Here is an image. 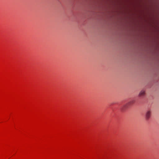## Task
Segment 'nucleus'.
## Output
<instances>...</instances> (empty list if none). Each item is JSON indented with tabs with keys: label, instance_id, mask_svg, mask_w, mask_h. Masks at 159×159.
Instances as JSON below:
<instances>
[{
	"label": "nucleus",
	"instance_id": "obj_1",
	"mask_svg": "<svg viewBox=\"0 0 159 159\" xmlns=\"http://www.w3.org/2000/svg\"><path fill=\"white\" fill-rule=\"evenodd\" d=\"M135 102V100H132L129 101L127 103L123 105L120 108V110L122 112L125 111L129 106L133 105Z\"/></svg>",
	"mask_w": 159,
	"mask_h": 159
},
{
	"label": "nucleus",
	"instance_id": "obj_2",
	"mask_svg": "<svg viewBox=\"0 0 159 159\" xmlns=\"http://www.w3.org/2000/svg\"><path fill=\"white\" fill-rule=\"evenodd\" d=\"M151 114V111L150 110H148L145 114V117L147 120H148L150 118Z\"/></svg>",
	"mask_w": 159,
	"mask_h": 159
},
{
	"label": "nucleus",
	"instance_id": "obj_3",
	"mask_svg": "<svg viewBox=\"0 0 159 159\" xmlns=\"http://www.w3.org/2000/svg\"><path fill=\"white\" fill-rule=\"evenodd\" d=\"M145 95V90L144 89L141 90L138 96L139 97H143Z\"/></svg>",
	"mask_w": 159,
	"mask_h": 159
}]
</instances>
